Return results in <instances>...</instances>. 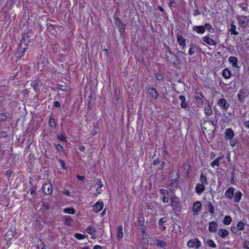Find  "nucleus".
Here are the masks:
<instances>
[{
	"mask_svg": "<svg viewBox=\"0 0 249 249\" xmlns=\"http://www.w3.org/2000/svg\"><path fill=\"white\" fill-rule=\"evenodd\" d=\"M202 40L204 42L206 43L209 45L211 46H216L217 43L211 38L209 36H204L202 37Z\"/></svg>",
	"mask_w": 249,
	"mask_h": 249,
	"instance_id": "ddd939ff",
	"label": "nucleus"
},
{
	"mask_svg": "<svg viewBox=\"0 0 249 249\" xmlns=\"http://www.w3.org/2000/svg\"><path fill=\"white\" fill-rule=\"evenodd\" d=\"M30 40L29 36L26 35H23L22 36L21 41L18 45V46H19V50L22 51V49H27Z\"/></svg>",
	"mask_w": 249,
	"mask_h": 249,
	"instance_id": "f257e3e1",
	"label": "nucleus"
},
{
	"mask_svg": "<svg viewBox=\"0 0 249 249\" xmlns=\"http://www.w3.org/2000/svg\"><path fill=\"white\" fill-rule=\"evenodd\" d=\"M205 189L204 185L202 183L197 184L195 188L196 192L198 195H200L204 191Z\"/></svg>",
	"mask_w": 249,
	"mask_h": 249,
	"instance_id": "f3484780",
	"label": "nucleus"
},
{
	"mask_svg": "<svg viewBox=\"0 0 249 249\" xmlns=\"http://www.w3.org/2000/svg\"><path fill=\"white\" fill-rule=\"evenodd\" d=\"M189 248L198 249L201 245L200 241L197 238L190 239L187 244Z\"/></svg>",
	"mask_w": 249,
	"mask_h": 249,
	"instance_id": "7ed1b4c3",
	"label": "nucleus"
},
{
	"mask_svg": "<svg viewBox=\"0 0 249 249\" xmlns=\"http://www.w3.org/2000/svg\"><path fill=\"white\" fill-rule=\"evenodd\" d=\"M6 136V132L1 131L0 132V138H4Z\"/></svg>",
	"mask_w": 249,
	"mask_h": 249,
	"instance_id": "864d4df0",
	"label": "nucleus"
},
{
	"mask_svg": "<svg viewBox=\"0 0 249 249\" xmlns=\"http://www.w3.org/2000/svg\"><path fill=\"white\" fill-rule=\"evenodd\" d=\"M169 5L172 7H175L176 5V3L174 0H171L169 2Z\"/></svg>",
	"mask_w": 249,
	"mask_h": 249,
	"instance_id": "3c124183",
	"label": "nucleus"
},
{
	"mask_svg": "<svg viewBox=\"0 0 249 249\" xmlns=\"http://www.w3.org/2000/svg\"><path fill=\"white\" fill-rule=\"evenodd\" d=\"M204 112L206 115L210 116L213 113L212 108L210 104H208L204 108Z\"/></svg>",
	"mask_w": 249,
	"mask_h": 249,
	"instance_id": "393cba45",
	"label": "nucleus"
},
{
	"mask_svg": "<svg viewBox=\"0 0 249 249\" xmlns=\"http://www.w3.org/2000/svg\"><path fill=\"white\" fill-rule=\"evenodd\" d=\"M194 53V50L193 49V45L192 44L191 45V46L189 49V54L191 55H193Z\"/></svg>",
	"mask_w": 249,
	"mask_h": 249,
	"instance_id": "de8ad7c7",
	"label": "nucleus"
},
{
	"mask_svg": "<svg viewBox=\"0 0 249 249\" xmlns=\"http://www.w3.org/2000/svg\"><path fill=\"white\" fill-rule=\"evenodd\" d=\"M104 206L103 203L101 201H98L95 203L93 207V210L95 213H98L102 210Z\"/></svg>",
	"mask_w": 249,
	"mask_h": 249,
	"instance_id": "4468645a",
	"label": "nucleus"
},
{
	"mask_svg": "<svg viewBox=\"0 0 249 249\" xmlns=\"http://www.w3.org/2000/svg\"><path fill=\"white\" fill-rule=\"evenodd\" d=\"M169 200V198L168 197H166V196H163V198H162V201L164 202V203H167L168 202Z\"/></svg>",
	"mask_w": 249,
	"mask_h": 249,
	"instance_id": "4d7b16f0",
	"label": "nucleus"
},
{
	"mask_svg": "<svg viewBox=\"0 0 249 249\" xmlns=\"http://www.w3.org/2000/svg\"><path fill=\"white\" fill-rule=\"evenodd\" d=\"M15 229L11 228L4 235V238L6 241L12 239L16 235Z\"/></svg>",
	"mask_w": 249,
	"mask_h": 249,
	"instance_id": "39448f33",
	"label": "nucleus"
},
{
	"mask_svg": "<svg viewBox=\"0 0 249 249\" xmlns=\"http://www.w3.org/2000/svg\"><path fill=\"white\" fill-rule=\"evenodd\" d=\"M236 27L234 24L233 22H232L230 25V29L229 31L231 32V35H234L237 36L239 34L238 32L236 31Z\"/></svg>",
	"mask_w": 249,
	"mask_h": 249,
	"instance_id": "a878e982",
	"label": "nucleus"
},
{
	"mask_svg": "<svg viewBox=\"0 0 249 249\" xmlns=\"http://www.w3.org/2000/svg\"><path fill=\"white\" fill-rule=\"evenodd\" d=\"M148 92L153 99H157L159 96V94L156 89L154 88H149L148 89Z\"/></svg>",
	"mask_w": 249,
	"mask_h": 249,
	"instance_id": "a211bd4d",
	"label": "nucleus"
},
{
	"mask_svg": "<svg viewBox=\"0 0 249 249\" xmlns=\"http://www.w3.org/2000/svg\"><path fill=\"white\" fill-rule=\"evenodd\" d=\"M14 0L9 1L7 2V5H9L10 6H12L15 4Z\"/></svg>",
	"mask_w": 249,
	"mask_h": 249,
	"instance_id": "603ef678",
	"label": "nucleus"
},
{
	"mask_svg": "<svg viewBox=\"0 0 249 249\" xmlns=\"http://www.w3.org/2000/svg\"><path fill=\"white\" fill-rule=\"evenodd\" d=\"M49 124H50V126L52 127V128H54L55 127V120L52 117H51L50 118V121H49Z\"/></svg>",
	"mask_w": 249,
	"mask_h": 249,
	"instance_id": "e433bc0d",
	"label": "nucleus"
},
{
	"mask_svg": "<svg viewBox=\"0 0 249 249\" xmlns=\"http://www.w3.org/2000/svg\"><path fill=\"white\" fill-rule=\"evenodd\" d=\"M223 156L219 157L214 160L212 163H211V165L212 167H214L215 165L219 166V161L222 160L223 158Z\"/></svg>",
	"mask_w": 249,
	"mask_h": 249,
	"instance_id": "cd10ccee",
	"label": "nucleus"
},
{
	"mask_svg": "<svg viewBox=\"0 0 249 249\" xmlns=\"http://www.w3.org/2000/svg\"><path fill=\"white\" fill-rule=\"evenodd\" d=\"M242 196V193L239 191H237L233 195L234 202L236 203H238L239 202H240V201L241 199Z\"/></svg>",
	"mask_w": 249,
	"mask_h": 249,
	"instance_id": "aec40b11",
	"label": "nucleus"
},
{
	"mask_svg": "<svg viewBox=\"0 0 249 249\" xmlns=\"http://www.w3.org/2000/svg\"><path fill=\"white\" fill-rule=\"evenodd\" d=\"M202 205L200 201L196 202L193 205V210L195 213H198L201 209Z\"/></svg>",
	"mask_w": 249,
	"mask_h": 249,
	"instance_id": "2eb2a0df",
	"label": "nucleus"
},
{
	"mask_svg": "<svg viewBox=\"0 0 249 249\" xmlns=\"http://www.w3.org/2000/svg\"><path fill=\"white\" fill-rule=\"evenodd\" d=\"M225 133V138L228 140H231L234 136V133L231 128H227L226 129Z\"/></svg>",
	"mask_w": 249,
	"mask_h": 249,
	"instance_id": "9b49d317",
	"label": "nucleus"
},
{
	"mask_svg": "<svg viewBox=\"0 0 249 249\" xmlns=\"http://www.w3.org/2000/svg\"><path fill=\"white\" fill-rule=\"evenodd\" d=\"M86 231L88 233L91 234L96 231L95 229L92 226H89L87 228Z\"/></svg>",
	"mask_w": 249,
	"mask_h": 249,
	"instance_id": "f704fd0d",
	"label": "nucleus"
},
{
	"mask_svg": "<svg viewBox=\"0 0 249 249\" xmlns=\"http://www.w3.org/2000/svg\"><path fill=\"white\" fill-rule=\"evenodd\" d=\"M205 28V30L207 29L208 31L209 32H213L214 31V29L212 27V25L209 23H206L205 26H204Z\"/></svg>",
	"mask_w": 249,
	"mask_h": 249,
	"instance_id": "2f4dec72",
	"label": "nucleus"
},
{
	"mask_svg": "<svg viewBox=\"0 0 249 249\" xmlns=\"http://www.w3.org/2000/svg\"><path fill=\"white\" fill-rule=\"evenodd\" d=\"M234 195V188L232 187H229L225 193V196L226 198L231 199Z\"/></svg>",
	"mask_w": 249,
	"mask_h": 249,
	"instance_id": "f8f14e48",
	"label": "nucleus"
},
{
	"mask_svg": "<svg viewBox=\"0 0 249 249\" xmlns=\"http://www.w3.org/2000/svg\"><path fill=\"white\" fill-rule=\"evenodd\" d=\"M244 228H245L244 223L242 221H240V222L237 225V229L238 230L242 231L244 229Z\"/></svg>",
	"mask_w": 249,
	"mask_h": 249,
	"instance_id": "473e14b6",
	"label": "nucleus"
},
{
	"mask_svg": "<svg viewBox=\"0 0 249 249\" xmlns=\"http://www.w3.org/2000/svg\"><path fill=\"white\" fill-rule=\"evenodd\" d=\"M166 222L165 220H164V219H160V220H159V225L160 226L161 225H163V224L164 223H165Z\"/></svg>",
	"mask_w": 249,
	"mask_h": 249,
	"instance_id": "0e129e2a",
	"label": "nucleus"
},
{
	"mask_svg": "<svg viewBox=\"0 0 249 249\" xmlns=\"http://www.w3.org/2000/svg\"><path fill=\"white\" fill-rule=\"evenodd\" d=\"M54 105L56 107H59L60 106V104L58 101H55L54 103Z\"/></svg>",
	"mask_w": 249,
	"mask_h": 249,
	"instance_id": "680f3d73",
	"label": "nucleus"
},
{
	"mask_svg": "<svg viewBox=\"0 0 249 249\" xmlns=\"http://www.w3.org/2000/svg\"><path fill=\"white\" fill-rule=\"evenodd\" d=\"M238 20L239 22L242 25V26L246 27L249 23V20L247 17L244 16H240L238 17Z\"/></svg>",
	"mask_w": 249,
	"mask_h": 249,
	"instance_id": "1a4fd4ad",
	"label": "nucleus"
},
{
	"mask_svg": "<svg viewBox=\"0 0 249 249\" xmlns=\"http://www.w3.org/2000/svg\"><path fill=\"white\" fill-rule=\"evenodd\" d=\"M42 205L44 207V208L45 209H46V210L49 209V204L48 203L44 202L43 203V205Z\"/></svg>",
	"mask_w": 249,
	"mask_h": 249,
	"instance_id": "5fc2aeb1",
	"label": "nucleus"
},
{
	"mask_svg": "<svg viewBox=\"0 0 249 249\" xmlns=\"http://www.w3.org/2000/svg\"><path fill=\"white\" fill-rule=\"evenodd\" d=\"M205 210L211 214L212 217L216 216V212L214 210V206L211 202H207L205 206Z\"/></svg>",
	"mask_w": 249,
	"mask_h": 249,
	"instance_id": "20e7f679",
	"label": "nucleus"
},
{
	"mask_svg": "<svg viewBox=\"0 0 249 249\" xmlns=\"http://www.w3.org/2000/svg\"><path fill=\"white\" fill-rule=\"evenodd\" d=\"M193 30L198 34H202L205 32V28L203 26H194L193 27Z\"/></svg>",
	"mask_w": 249,
	"mask_h": 249,
	"instance_id": "dca6fc26",
	"label": "nucleus"
},
{
	"mask_svg": "<svg viewBox=\"0 0 249 249\" xmlns=\"http://www.w3.org/2000/svg\"><path fill=\"white\" fill-rule=\"evenodd\" d=\"M160 163V160H159L158 159L156 160H154V161H153V164L154 165H157V164H158Z\"/></svg>",
	"mask_w": 249,
	"mask_h": 249,
	"instance_id": "69168bd1",
	"label": "nucleus"
},
{
	"mask_svg": "<svg viewBox=\"0 0 249 249\" xmlns=\"http://www.w3.org/2000/svg\"><path fill=\"white\" fill-rule=\"evenodd\" d=\"M155 76L157 78V79L160 81H163V76L160 73H157L155 74Z\"/></svg>",
	"mask_w": 249,
	"mask_h": 249,
	"instance_id": "a19ab883",
	"label": "nucleus"
},
{
	"mask_svg": "<svg viewBox=\"0 0 249 249\" xmlns=\"http://www.w3.org/2000/svg\"><path fill=\"white\" fill-rule=\"evenodd\" d=\"M206 244L209 246V247H211L213 248H215L216 247V245L214 242V241L212 239H208L206 241Z\"/></svg>",
	"mask_w": 249,
	"mask_h": 249,
	"instance_id": "c756f323",
	"label": "nucleus"
},
{
	"mask_svg": "<svg viewBox=\"0 0 249 249\" xmlns=\"http://www.w3.org/2000/svg\"><path fill=\"white\" fill-rule=\"evenodd\" d=\"M245 249H249V242H246L244 245Z\"/></svg>",
	"mask_w": 249,
	"mask_h": 249,
	"instance_id": "e2e57ef3",
	"label": "nucleus"
},
{
	"mask_svg": "<svg viewBox=\"0 0 249 249\" xmlns=\"http://www.w3.org/2000/svg\"><path fill=\"white\" fill-rule=\"evenodd\" d=\"M165 245V243L162 241L159 240H157V245L158 247H163Z\"/></svg>",
	"mask_w": 249,
	"mask_h": 249,
	"instance_id": "37998d69",
	"label": "nucleus"
},
{
	"mask_svg": "<svg viewBox=\"0 0 249 249\" xmlns=\"http://www.w3.org/2000/svg\"><path fill=\"white\" fill-rule=\"evenodd\" d=\"M222 75L226 79H229L231 76V73L228 69H225L222 71Z\"/></svg>",
	"mask_w": 249,
	"mask_h": 249,
	"instance_id": "c85d7f7f",
	"label": "nucleus"
},
{
	"mask_svg": "<svg viewBox=\"0 0 249 249\" xmlns=\"http://www.w3.org/2000/svg\"><path fill=\"white\" fill-rule=\"evenodd\" d=\"M76 178H77L78 179H79L80 180H83L85 178V177L84 176H79V175H77Z\"/></svg>",
	"mask_w": 249,
	"mask_h": 249,
	"instance_id": "13d9d810",
	"label": "nucleus"
},
{
	"mask_svg": "<svg viewBox=\"0 0 249 249\" xmlns=\"http://www.w3.org/2000/svg\"><path fill=\"white\" fill-rule=\"evenodd\" d=\"M63 211L65 213L73 214L74 213L75 210L73 208H69L64 209Z\"/></svg>",
	"mask_w": 249,
	"mask_h": 249,
	"instance_id": "72a5a7b5",
	"label": "nucleus"
},
{
	"mask_svg": "<svg viewBox=\"0 0 249 249\" xmlns=\"http://www.w3.org/2000/svg\"><path fill=\"white\" fill-rule=\"evenodd\" d=\"M240 8L242 9V10L243 11H247L248 8V6H247V4H241L240 5Z\"/></svg>",
	"mask_w": 249,
	"mask_h": 249,
	"instance_id": "79ce46f5",
	"label": "nucleus"
},
{
	"mask_svg": "<svg viewBox=\"0 0 249 249\" xmlns=\"http://www.w3.org/2000/svg\"><path fill=\"white\" fill-rule=\"evenodd\" d=\"M43 192L46 195L50 194L52 192V186L50 183H44L42 186Z\"/></svg>",
	"mask_w": 249,
	"mask_h": 249,
	"instance_id": "0eeeda50",
	"label": "nucleus"
},
{
	"mask_svg": "<svg viewBox=\"0 0 249 249\" xmlns=\"http://www.w3.org/2000/svg\"><path fill=\"white\" fill-rule=\"evenodd\" d=\"M173 59L174 60V63H176L177 62H178L179 60L178 57L175 54L173 55Z\"/></svg>",
	"mask_w": 249,
	"mask_h": 249,
	"instance_id": "a18cd8bd",
	"label": "nucleus"
},
{
	"mask_svg": "<svg viewBox=\"0 0 249 249\" xmlns=\"http://www.w3.org/2000/svg\"><path fill=\"white\" fill-rule=\"evenodd\" d=\"M160 192L161 194H162L163 195H168V194H169V192L167 190L163 189H161L160 190Z\"/></svg>",
	"mask_w": 249,
	"mask_h": 249,
	"instance_id": "c03bdc74",
	"label": "nucleus"
},
{
	"mask_svg": "<svg viewBox=\"0 0 249 249\" xmlns=\"http://www.w3.org/2000/svg\"><path fill=\"white\" fill-rule=\"evenodd\" d=\"M248 95L247 92L244 90H240L237 95L238 100L242 103L244 102V99Z\"/></svg>",
	"mask_w": 249,
	"mask_h": 249,
	"instance_id": "9d476101",
	"label": "nucleus"
},
{
	"mask_svg": "<svg viewBox=\"0 0 249 249\" xmlns=\"http://www.w3.org/2000/svg\"><path fill=\"white\" fill-rule=\"evenodd\" d=\"M140 227L139 230L141 231V233L138 235V239L140 240H142L146 238L147 234L145 233V228L144 226V219L142 221L139 220Z\"/></svg>",
	"mask_w": 249,
	"mask_h": 249,
	"instance_id": "f03ea898",
	"label": "nucleus"
},
{
	"mask_svg": "<svg viewBox=\"0 0 249 249\" xmlns=\"http://www.w3.org/2000/svg\"><path fill=\"white\" fill-rule=\"evenodd\" d=\"M117 238L118 240H120L123 237L124 235L123 232V226L122 225H119L117 228Z\"/></svg>",
	"mask_w": 249,
	"mask_h": 249,
	"instance_id": "412c9836",
	"label": "nucleus"
},
{
	"mask_svg": "<svg viewBox=\"0 0 249 249\" xmlns=\"http://www.w3.org/2000/svg\"><path fill=\"white\" fill-rule=\"evenodd\" d=\"M200 14V12L198 10H195L194 12V15L195 16H197V15H199Z\"/></svg>",
	"mask_w": 249,
	"mask_h": 249,
	"instance_id": "6e6d98bb",
	"label": "nucleus"
},
{
	"mask_svg": "<svg viewBox=\"0 0 249 249\" xmlns=\"http://www.w3.org/2000/svg\"><path fill=\"white\" fill-rule=\"evenodd\" d=\"M244 125L245 126V127L249 128V121L244 122Z\"/></svg>",
	"mask_w": 249,
	"mask_h": 249,
	"instance_id": "052dcab7",
	"label": "nucleus"
},
{
	"mask_svg": "<svg viewBox=\"0 0 249 249\" xmlns=\"http://www.w3.org/2000/svg\"><path fill=\"white\" fill-rule=\"evenodd\" d=\"M57 138L59 140L64 142L66 140L65 137L63 135H59Z\"/></svg>",
	"mask_w": 249,
	"mask_h": 249,
	"instance_id": "8fccbe9b",
	"label": "nucleus"
},
{
	"mask_svg": "<svg viewBox=\"0 0 249 249\" xmlns=\"http://www.w3.org/2000/svg\"><path fill=\"white\" fill-rule=\"evenodd\" d=\"M12 119V115L9 112L0 113V122L9 121Z\"/></svg>",
	"mask_w": 249,
	"mask_h": 249,
	"instance_id": "423d86ee",
	"label": "nucleus"
},
{
	"mask_svg": "<svg viewBox=\"0 0 249 249\" xmlns=\"http://www.w3.org/2000/svg\"><path fill=\"white\" fill-rule=\"evenodd\" d=\"M21 50L22 51H20L19 50V46H18V57H21L23 55V54H24L25 51L26 50V49H25V50L22 49Z\"/></svg>",
	"mask_w": 249,
	"mask_h": 249,
	"instance_id": "c9c22d12",
	"label": "nucleus"
},
{
	"mask_svg": "<svg viewBox=\"0 0 249 249\" xmlns=\"http://www.w3.org/2000/svg\"><path fill=\"white\" fill-rule=\"evenodd\" d=\"M93 249H102V247L100 246L96 245L94 246Z\"/></svg>",
	"mask_w": 249,
	"mask_h": 249,
	"instance_id": "774afa93",
	"label": "nucleus"
},
{
	"mask_svg": "<svg viewBox=\"0 0 249 249\" xmlns=\"http://www.w3.org/2000/svg\"><path fill=\"white\" fill-rule=\"evenodd\" d=\"M180 100L181 101L180 106L182 108H185L188 107V104L186 102V98L183 95H180L178 97Z\"/></svg>",
	"mask_w": 249,
	"mask_h": 249,
	"instance_id": "4be33fe9",
	"label": "nucleus"
},
{
	"mask_svg": "<svg viewBox=\"0 0 249 249\" xmlns=\"http://www.w3.org/2000/svg\"><path fill=\"white\" fill-rule=\"evenodd\" d=\"M64 223L68 226L71 225L72 222V219H64Z\"/></svg>",
	"mask_w": 249,
	"mask_h": 249,
	"instance_id": "ea45409f",
	"label": "nucleus"
},
{
	"mask_svg": "<svg viewBox=\"0 0 249 249\" xmlns=\"http://www.w3.org/2000/svg\"><path fill=\"white\" fill-rule=\"evenodd\" d=\"M231 222V219H224V223L226 225H229Z\"/></svg>",
	"mask_w": 249,
	"mask_h": 249,
	"instance_id": "49530a36",
	"label": "nucleus"
},
{
	"mask_svg": "<svg viewBox=\"0 0 249 249\" xmlns=\"http://www.w3.org/2000/svg\"><path fill=\"white\" fill-rule=\"evenodd\" d=\"M55 147L57 150L59 151H62L63 148L61 145L60 144H56Z\"/></svg>",
	"mask_w": 249,
	"mask_h": 249,
	"instance_id": "09e8293b",
	"label": "nucleus"
},
{
	"mask_svg": "<svg viewBox=\"0 0 249 249\" xmlns=\"http://www.w3.org/2000/svg\"><path fill=\"white\" fill-rule=\"evenodd\" d=\"M229 231L225 229H220L219 230L218 234L222 238H224L229 235Z\"/></svg>",
	"mask_w": 249,
	"mask_h": 249,
	"instance_id": "b1692460",
	"label": "nucleus"
},
{
	"mask_svg": "<svg viewBox=\"0 0 249 249\" xmlns=\"http://www.w3.org/2000/svg\"><path fill=\"white\" fill-rule=\"evenodd\" d=\"M217 225L215 222L212 221L209 223V230L210 231L214 232L217 231Z\"/></svg>",
	"mask_w": 249,
	"mask_h": 249,
	"instance_id": "6ab92c4d",
	"label": "nucleus"
},
{
	"mask_svg": "<svg viewBox=\"0 0 249 249\" xmlns=\"http://www.w3.org/2000/svg\"><path fill=\"white\" fill-rule=\"evenodd\" d=\"M229 61L232 64V65L235 67H238L237 62L238 59L235 56H231L229 58Z\"/></svg>",
	"mask_w": 249,
	"mask_h": 249,
	"instance_id": "bb28decb",
	"label": "nucleus"
},
{
	"mask_svg": "<svg viewBox=\"0 0 249 249\" xmlns=\"http://www.w3.org/2000/svg\"><path fill=\"white\" fill-rule=\"evenodd\" d=\"M38 249H45L44 244L41 240H39L38 242Z\"/></svg>",
	"mask_w": 249,
	"mask_h": 249,
	"instance_id": "58836bf2",
	"label": "nucleus"
},
{
	"mask_svg": "<svg viewBox=\"0 0 249 249\" xmlns=\"http://www.w3.org/2000/svg\"><path fill=\"white\" fill-rule=\"evenodd\" d=\"M166 53H168L172 55V56L174 54V53L170 50V49L169 47L167 48Z\"/></svg>",
	"mask_w": 249,
	"mask_h": 249,
	"instance_id": "338daca9",
	"label": "nucleus"
},
{
	"mask_svg": "<svg viewBox=\"0 0 249 249\" xmlns=\"http://www.w3.org/2000/svg\"><path fill=\"white\" fill-rule=\"evenodd\" d=\"M166 59L167 61H171L172 59H173L172 57H170L167 54H166Z\"/></svg>",
	"mask_w": 249,
	"mask_h": 249,
	"instance_id": "bf43d9fd",
	"label": "nucleus"
},
{
	"mask_svg": "<svg viewBox=\"0 0 249 249\" xmlns=\"http://www.w3.org/2000/svg\"><path fill=\"white\" fill-rule=\"evenodd\" d=\"M218 105L222 109H227L230 106L229 104H228L225 98H222L218 100Z\"/></svg>",
	"mask_w": 249,
	"mask_h": 249,
	"instance_id": "6e6552de",
	"label": "nucleus"
},
{
	"mask_svg": "<svg viewBox=\"0 0 249 249\" xmlns=\"http://www.w3.org/2000/svg\"><path fill=\"white\" fill-rule=\"evenodd\" d=\"M74 237L78 239H83L85 238L86 236L84 234L80 233H75Z\"/></svg>",
	"mask_w": 249,
	"mask_h": 249,
	"instance_id": "4c0bfd02",
	"label": "nucleus"
},
{
	"mask_svg": "<svg viewBox=\"0 0 249 249\" xmlns=\"http://www.w3.org/2000/svg\"><path fill=\"white\" fill-rule=\"evenodd\" d=\"M177 41L178 44L182 47H185L186 43L185 39L180 35L177 36Z\"/></svg>",
	"mask_w": 249,
	"mask_h": 249,
	"instance_id": "5701e85b",
	"label": "nucleus"
},
{
	"mask_svg": "<svg viewBox=\"0 0 249 249\" xmlns=\"http://www.w3.org/2000/svg\"><path fill=\"white\" fill-rule=\"evenodd\" d=\"M200 181H201V183L204 185L208 184L207 179L206 176L203 174H201L200 175Z\"/></svg>",
	"mask_w": 249,
	"mask_h": 249,
	"instance_id": "7c9ffc66",
	"label": "nucleus"
}]
</instances>
